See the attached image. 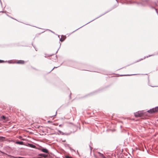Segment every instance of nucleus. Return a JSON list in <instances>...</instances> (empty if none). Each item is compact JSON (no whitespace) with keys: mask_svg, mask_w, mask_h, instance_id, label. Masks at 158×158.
I'll return each instance as SVG.
<instances>
[{"mask_svg":"<svg viewBox=\"0 0 158 158\" xmlns=\"http://www.w3.org/2000/svg\"><path fill=\"white\" fill-rule=\"evenodd\" d=\"M41 150L44 152L46 153H48V150L46 149L45 148H43L41 149Z\"/></svg>","mask_w":158,"mask_h":158,"instance_id":"nucleus-5","label":"nucleus"},{"mask_svg":"<svg viewBox=\"0 0 158 158\" xmlns=\"http://www.w3.org/2000/svg\"><path fill=\"white\" fill-rule=\"evenodd\" d=\"M60 126H61V125H60Z\"/></svg>","mask_w":158,"mask_h":158,"instance_id":"nucleus-16","label":"nucleus"},{"mask_svg":"<svg viewBox=\"0 0 158 158\" xmlns=\"http://www.w3.org/2000/svg\"><path fill=\"white\" fill-rule=\"evenodd\" d=\"M158 111V107H156L155 108H152L148 110V112L150 113H153L157 112Z\"/></svg>","mask_w":158,"mask_h":158,"instance_id":"nucleus-2","label":"nucleus"},{"mask_svg":"<svg viewBox=\"0 0 158 158\" xmlns=\"http://www.w3.org/2000/svg\"><path fill=\"white\" fill-rule=\"evenodd\" d=\"M65 39V38H61L60 40L61 41H63Z\"/></svg>","mask_w":158,"mask_h":158,"instance_id":"nucleus-11","label":"nucleus"},{"mask_svg":"<svg viewBox=\"0 0 158 158\" xmlns=\"http://www.w3.org/2000/svg\"><path fill=\"white\" fill-rule=\"evenodd\" d=\"M143 114L142 111H139L135 113V115L136 117H141Z\"/></svg>","mask_w":158,"mask_h":158,"instance_id":"nucleus-1","label":"nucleus"},{"mask_svg":"<svg viewBox=\"0 0 158 158\" xmlns=\"http://www.w3.org/2000/svg\"><path fill=\"white\" fill-rule=\"evenodd\" d=\"M17 64H23L25 63V61L23 60H19L15 62Z\"/></svg>","mask_w":158,"mask_h":158,"instance_id":"nucleus-4","label":"nucleus"},{"mask_svg":"<svg viewBox=\"0 0 158 158\" xmlns=\"http://www.w3.org/2000/svg\"><path fill=\"white\" fill-rule=\"evenodd\" d=\"M153 55H149V57L150 56H153Z\"/></svg>","mask_w":158,"mask_h":158,"instance_id":"nucleus-14","label":"nucleus"},{"mask_svg":"<svg viewBox=\"0 0 158 158\" xmlns=\"http://www.w3.org/2000/svg\"><path fill=\"white\" fill-rule=\"evenodd\" d=\"M5 139V137H2V136H0V141H3Z\"/></svg>","mask_w":158,"mask_h":158,"instance_id":"nucleus-9","label":"nucleus"},{"mask_svg":"<svg viewBox=\"0 0 158 158\" xmlns=\"http://www.w3.org/2000/svg\"><path fill=\"white\" fill-rule=\"evenodd\" d=\"M66 158H71V157H69V156H66Z\"/></svg>","mask_w":158,"mask_h":158,"instance_id":"nucleus-13","label":"nucleus"},{"mask_svg":"<svg viewBox=\"0 0 158 158\" xmlns=\"http://www.w3.org/2000/svg\"><path fill=\"white\" fill-rule=\"evenodd\" d=\"M60 126H61V125H60Z\"/></svg>","mask_w":158,"mask_h":158,"instance_id":"nucleus-17","label":"nucleus"},{"mask_svg":"<svg viewBox=\"0 0 158 158\" xmlns=\"http://www.w3.org/2000/svg\"><path fill=\"white\" fill-rule=\"evenodd\" d=\"M28 145L29 147L32 148H36V146L35 145H33L32 144L29 143L28 144Z\"/></svg>","mask_w":158,"mask_h":158,"instance_id":"nucleus-7","label":"nucleus"},{"mask_svg":"<svg viewBox=\"0 0 158 158\" xmlns=\"http://www.w3.org/2000/svg\"><path fill=\"white\" fill-rule=\"evenodd\" d=\"M1 120H3V122L6 123L7 121H9V119L8 117H6L2 115L1 117Z\"/></svg>","mask_w":158,"mask_h":158,"instance_id":"nucleus-3","label":"nucleus"},{"mask_svg":"<svg viewBox=\"0 0 158 158\" xmlns=\"http://www.w3.org/2000/svg\"><path fill=\"white\" fill-rule=\"evenodd\" d=\"M40 156H42L44 157V158H46V157H47V156H48L47 155H45L44 154H41Z\"/></svg>","mask_w":158,"mask_h":158,"instance_id":"nucleus-10","label":"nucleus"},{"mask_svg":"<svg viewBox=\"0 0 158 158\" xmlns=\"http://www.w3.org/2000/svg\"><path fill=\"white\" fill-rule=\"evenodd\" d=\"M99 156L101 158H106V157L104 156L102 154H101L100 153H99Z\"/></svg>","mask_w":158,"mask_h":158,"instance_id":"nucleus-6","label":"nucleus"},{"mask_svg":"<svg viewBox=\"0 0 158 158\" xmlns=\"http://www.w3.org/2000/svg\"><path fill=\"white\" fill-rule=\"evenodd\" d=\"M16 143L20 145H23V142L22 141H18L16 142Z\"/></svg>","mask_w":158,"mask_h":158,"instance_id":"nucleus-8","label":"nucleus"},{"mask_svg":"<svg viewBox=\"0 0 158 158\" xmlns=\"http://www.w3.org/2000/svg\"><path fill=\"white\" fill-rule=\"evenodd\" d=\"M127 75H125L124 76H127Z\"/></svg>","mask_w":158,"mask_h":158,"instance_id":"nucleus-15","label":"nucleus"},{"mask_svg":"<svg viewBox=\"0 0 158 158\" xmlns=\"http://www.w3.org/2000/svg\"><path fill=\"white\" fill-rule=\"evenodd\" d=\"M4 62V61L2 60H0V63H3Z\"/></svg>","mask_w":158,"mask_h":158,"instance_id":"nucleus-12","label":"nucleus"}]
</instances>
